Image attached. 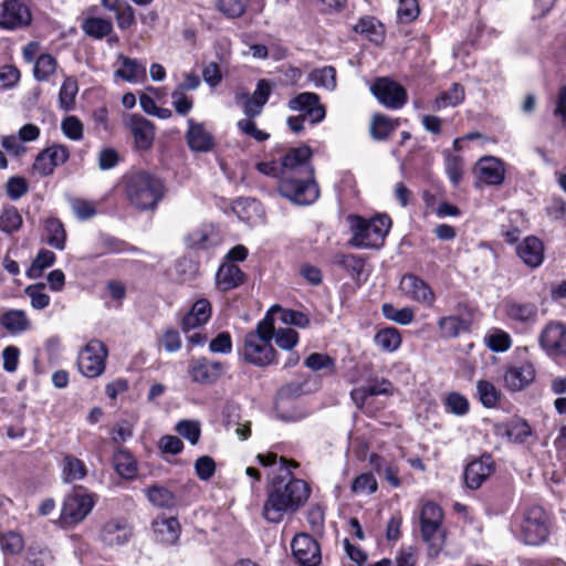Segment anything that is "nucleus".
Returning <instances> with one entry per match:
<instances>
[{
	"label": "nucleus",
	"mask_w": 566,
	"mask_h": 566,
	"mask_svg": "<svg viewBox=\"0 0 566 566\" xmlns=\"http://www.w3.org/2000/svg\"><path fill=\"white\" fill-rule=\"evenodd\" d=\"M296 467V462L280 458V468L285 470L286 475L274 481L268 491L262 515L269 523L282 522L286 514L294 513L304 505L310 496L311 490L305 481L291 478L284 483V479L291 475V468Z\"/></svg>",
	"instance_id": "obj_1"
},
{
	"label": "nucleus",
	"mask_w": 566,
	"mask_h": 566,
	"mask_svg": "<svg viewBox=\"0 0 566 566\" xmlns=\"http://www.w3.org/2000/svg\"><path fill=\"white\" fill-rule=\"evenodd\" d=\"M274 335V319L269 312L254 331L244 336L243 358L255 366L265 367L276 363V352L271 342Z\"/></svg>",
	"instance_id": "obj_2"
},
{
	"label": "nucleus",
	"mask_w": 566,
	"mask_h": 566,
	"mask_svg": "<svg viewBox=\"0 0 566 566\" xmlns=\"http://www.w3.org/2000/svg\"><path fill=\"white\" fill-rule=\"evenodd\" d=\"M126 198L136 209H155L164 196L161 180L147 171H135L125 176Z\"/></svg>",
	"instance_id": "obj_3"
},
{
	"label": "nucleus",
	"mask_w": 566,
	"mask_h": 566,
	"mask_svg": "<svg viewBox=\"0 0 566 566\" xmlns=\"http://www.w3.org/2000/svg\"><path fill=\"white\" fill-rule=\"evenodd\" d=\"M348 222L353 232L350 243L363 249H378L382 245L391 227V220L385 214L370 219L359 216H349Z\"/></svg>",
	"instance_id": "obj_4"
},
{
	"label": "nucleus",
	"mask_w": 566,
	"mask_h": 566,
	"mask_svg": "<svg viewBox=\"0 0 566 566\" xmlns=\"http://www.w3.org/2000/svg\"><path fill=\"white\" fill-rule=\"evenodd\" d=\"M280 195L297 206H310L319 197V188L314 179L302 176H284L279 182Z\"/></svg>",
	"instance_id": "obj_5"
},
{
	"label": "nucleus",
	"mask_w": 566,
	"mask_h": 566,
	"mask_svg": "<svg viewBox=\"0 0 566 566\" xmlns=\"http://www.w3.org/2000/svg\"><path fill=\"white\" fill-rule=\"evenodd\" d=\"M443 512L438 504L427 502L422 505L420 512L421 537L434 551V554H438L444 543V535L441 530Z\"/></svg>",
	"instance_id": "obj_6"
},
{
	"label": "nucleus",
	"mask_w": 566,
	"mask_h": 566,
	"mask_svg": "<svg viewBox=\"0 0 566 566\" xmlns=\"http://www.w3.org/2000/svg\"><path fill=\"white\" fill-rule=\"evenodd\" d=\"M108 352L105 344L98 339H91L78 353L77 367L87 378L99 377L106 367Z\"/></svg>",
	"instance_id": "obj_7"
},
{
	"label": "nucleus",
	"mask_w": 566,
	"mask_h": 566,
	"mask_svg": "<svg viewBox=\"0 0 566 566\" xmlns=\"http://www.w3.org/2000/svg\"><path fill=\"white\" fill-rule=\"evenodd\" d=\"M548 535V516L541 506L530 507L521 524V538L527 545H539Z\"/></svg>",
	"instance_id": "obj_8"
},
{
	"label": "nucleus",
	"mask_w": 566,
	"mask_h": 566,
	"mask_svg": "<svg viewBox=\"0 0 566 566\" xmlns=\"http://www.w3.org/2000/svg\"><path fill=\"white\" fill-rule=\"evenodd\" d=\"M24 62L33 64V76L38 82H46L53 76L59 67L56 59L50 53H41L40 44L31 41L22 48Z\"/></svg>",
	"instance_id": "obj_9"
},
{
	"label": "nucleus",
	"mask_w": 566,
	"mask_h": 566,
	"mask_svg": "<svg viewBox=\"0 0 566 566\" xmlns=\"http://www.w3.org/2000/svg\"><path fill=\"white\" fill-rule=\"evenodd\" d=\"M539 346L553 359L566 358V324L551 321L542 329Z\"/></svg>",
	"instance_id": "obj_10"
},
{
	"label": "nucleus",
	"mask_w": 566,
	"mask_h": 566,
	"mask_svg": "<svg viewBox=\"0 0 566 566\" xmlns=\"http://www.w3.org/2000/svg\"><path fill=\"white\" fill-rule=\"evenodd\" d=\"M505 318L514 328L526 331L538 321V307L532 302L506 300L503 303Z\"/></svg>",
	"instance_id": "obj_11"
},
{
	"label": "nucleus",
	"mask_w": 566,
	"mask_h": 566,
	"mask_svg": "<svg viewBox=\"0 0 566 566\" xmlns=\"http://www.w3.org/2000/svg\"><path fill=\"white\" fill-rule=\"evenodd\" d=\"M312 151L307 146L290 149L281 159V178L284 176L311 177L314 168L310 163Z\"/></svg>",
	"instance_id": "obj_12"
},
{
	"label": "nucleus",
	"mask_w": 566,
	"mask_h": 566,
	"mask_svg": "<svg viewBox=\"0 0 566 566\" xmlns=\"http://www.w3.org/2000/svg\"><path fill=\"white\" fill-rule=\"evenodd\" d=\"M94 501L92 495L85 493H73L65 497L61 522L65 525H75L82 522L92 511Z\"/></svg>",
	"instance_id": "obj_13"
},
{
	"label": "nucleus",
	"mask_w": 566,
	"mask_h": 566,
	"mask_svg": "<svg viewBox=\"0 0 566 566\" xmlns=\"http://www.w3.org/2000/svg\"><path fill=\"white\" fill-rule=\"evenodd\" d=\"M32 21L30 9L19 0H6L0 6V28L7 30L21 29Z\"/></svg>",
	"instance_id": "obj_14"
},
{
	"label": "nucleus",
	"mask_w": 566,
	"mask_h": 566,
	"mask_svg": "<svg viewBox=\"0 0 566 566\" xmlns=\"http://www.w3.org/2000/svg\"><path fill=\"white\" fill-rule=\"evenodd\" d=\"M401 293L409 300L431 307L436 302V294L428 283L415 274H405L400 282Z\"/></svg>",
	"instance_id": "obj_15"
},
{
	"label": "nucleus",
	"mask_w": 566,
	"mask_h": 566,
	"mask_svg": "<svg viewBox=\"0 0 566 566\" xmlns=\"http://www.w3.org/2000/svg\"><path fill=\"white\" fill-rule=\"evenodd\" d=\"M287 106L291 111L300 112L311 124L319 123L325 117L318 95L312 92L300 93L289 101Z\"/></svg>",
	"instance_id": "obj_16"
},
{
	"label": "nucleus",
	"mask_w": 566,
	"mask_h": 566,
	"mask_svg": "<svg viewBox=\"0 0 566 566\" xmlns=\"http://www.w3.org/2000/svg\"><path fill=\"white\" fill-rule=\"evenodd\" d=\"M371 92L382 105L392 109L402 107L407 99L405 88L398 83L385 77L374 83Z\"/></svg>",
	"instance_id": "obj_17"
},
{
	"label": "nucleus",
	"mask_w": 566,
	"mask_h": 566,
	"mask_svg": "<svg viewBox=\"0 0 566 566\" xmlns=\"http://www.w3.org/2000/svg\"><path fill=\"white\" fill-rule=\"evenodd\" d=\"M294 557L302 566H318L322 560L318 543L308 534H297L292 544Z\"/></svg>",
	"instance_id": "obj_18"
},
{
	"label": "nucleus",
	"mask_w": 566,
	"mask_h": 566,
	"mask_svg": "<svg viewBox=\"0 0 566 566\" xmlns=\"http://www.w3.org/2000/svg\"><path fill=\"white\" fill-rule=\"evenodd\" d=\"M70 158L69 148L64 145H53L42 150L35 158L33 170L40 176L53 174L55 167L63 165Z\"/></svg>",
	"instance_id": "obj_19"
},
{
	"label": "nucleus",
	"mask_w": 566,
	"mask_h": 566,
	"mask_svg": "<svg viewBox=\"0 0 566 566\" xmlns=\"http://www.w3.org/2000/svg\"><path fill=\"white\" fill-rule=\"evenodd\" d=\"M125 126L134 137L136 149L145 151L151 148L155 139V127L151 122L139 115H129L125 118Z\"/></svg>",
	"instance_id": "obj_20"
},
{
	"label": "nucleus",
	"mask_w": 566,
	"mask_h": 566,
	"mask_svg": "<svg viewBox=\"0 0 566 566\" xmlns=\"http://www.w3.org/2000/svg\"><path fill=\"white\" fill-rule=\"evenodd\" d=\"M495 463L491 455L483 454L467 464L464 469L465 485L470 490L479 489L494 472Z\"/></svg>",
	"instance_id": "obj_21"
},
{
	"label": "nucleus",
	"mask_w": 566,
	"mask_h": 566,
	"mask_svg": "<svg viewBox=\"0 0 566 566\" xmlns=\"http://www.w3.org/2000/svg\"><path fill=\"white\" fill-rule=\"evenodd\" d=\"M272 87L270 83L262 78L256 83L254 92L249 95L248 93L238 96V102L243 99L242 108L247 117H256L262 113L264 105L268 103L271 95Z\"/></svg>",
	"instance_id": "obj_22"
},
{
	"label": "nucleus",
	"mask_w": 566,
	"mask_h": 566,
	"mask_svg": "<svg viewBox=\"0 0 566 566\" xmlns=\"http://www.w3.org/2000/svg\"><path fill=\"white\" fill-rule=\"evenodd\" d=\"M226 369V364L201 357L193 361L189 374L193 381L208 385L216 382L224 374Z\"/></svg>",
	"instance_id": "obj_23"
},
{
	"label": "nucleus",
	"mask_w": 566,
	"mask_h": 566,
	"mask_svg": "<svg viewBox=\"0 0 566 566\" xmlns=\"http://www.w3.org/2000/svg\"><path fill=\"white\" fill-rule=\"evenodd\" d=\"M222 241L220 232L211 224H202L190 231L185 242L192 250H210L219 245Z\"/></svg>",
	"instance_id": "obj_24"
},
{
	"label": "nucleus",
	"mask_w": 566,
	"mask_h": 566,
	"mask_svg": "<svg viewBox=\"0 0 566 566\" xmlns=\"http://www.w3.org/2000/svg\"><path fill=\"white\" fill-rule=\"evenodd\" d=\"M516 253L525 265L536 269L544 261V244L537 237L530 235L516 247Z\"/></svg>",
	"instance_id": "obj_25"
},
{
	"label": "nucleus",
	"mask_w": 566,
	"mask_h": 566,
	"mask_svg": "<svg viewBox=\"0 0 566 566\" xmlns=\"http://www.w3.org/2000/svg\"><path fill=\"white\" fill-rule=\"evenodd\" d=\"M475 172L480 181L497 186L504 180V167L501 160L494 157H484L476 163Z\"/></svg>",
	"instance_id": "obj_26"
},
{
	"label": "nucleus",
	"mask_w": 566,
	"mask_h": 566,
	"mask_svg": "<svg viewBox=\"0 0 566 566\" xmlns=\"http://www.w3.org/2000/svg\"><path fill=\"white\" fill-rule=\"evenodd\" d=\"M392 389L394 387L389 380L376 378L369 380L365 386L354 389L350 396L355 405L361 408L369 398L378 395H391Z\"/></svg>",
	"instance_id": "obj_27"
},
{
	"label": "nucleus",
	"mask_w": 566,
	"mask_h": 566,
	"mask_svg": "<svg viewBox=\"0 0 566 566\" xmlns=\"http://www.w3.org/2000/svg\"><path fill=\"white\" fill-rule=\"evenodd\" d=\"M212 314L211 304L207 298L197 300L181 319V328L185 333L206 324Z\"/></svg>",
	"instance_id": "obj_28"
},
{
	"label": "nucleus",
	"mask_w": 566,
	"mask_h": 566,
	"mask_svg": "<svg viewBox=\"0 0 566 566\" xmlns=\"http://www.w3.org/2000/svg\"><path fill=\"white\" fill-rule=\"evenodd\" d=\"M535 378V368L525 363L510 367L504 374V384L511 391H520L528 386Z\"/></svg>",
	"instance_id": "obj_29"
},
{
	"label": "nucleus",
	"mask_w": 566,
	"mask_h": 566,
	"mask_svg": "<svg viewBox=\"0 0 566 566\" xmlns=\"http://www.w3.org/2000/svg\"><path fill=\"white\" fill-rule=\"evenodd\" d=\"M187 143L191 150L206 153L213 147V137L207 132L202 124L188 118Z\"/></svg>",
	"instance_id": "obj_30"
},
{
	"label": "nucleus",
	"mask_w": 566,
	"mask_h": 566,
	"mask_svg": "<svg viewBox=\"0 0 566 566\" xmlns=\"http://www.w3.org/2000/svg\"><path fill=\"white\" fill-rule=\"evenodd\" d=\"M132 535V528L123 520L107 522L101 533L102 541L108 546L123 545Z\"/></svg>",
	"instance_id": "obj_31"
},
{
	"label": "nucleus",
	"mask_w": 566,
	"mask_h": 566,
	"mask_svg": "<svg viewBox=\"0 0 566 566\" xmlns=\"http://www.w3.org/2000/svg\"><path fill=\"white\" fill-rule=\"evenodd\" d=\"M156 538L165 544H174L180 535V524L176 517L158 516L153 522Z\"/></svg>",
	"instance_id": "obj_32"
},
{
	"label": "nucleus",
	"mask_w": 566,
	"mask_h": 566,
	"mask_svg": "<svg viewBox=\"0 0 566 566\" xmlns=\"http://www.w3.org/2000/svg\"><path fill=\"white\" fill-rule=\"evenodd\" d=\"M243 272L233 263L220 265L216 275L217 286L221 291H229L239 286L243 282Z\"/></svg>",
	"instance_id": "obj_33"
},
{
	"label": "nucleus",
	"mask_w": 566,
	"mask_h": 566,
	"mask_svg": "<svg viewBox=\"0 0 566 566\" xmlns=\"http://www.w3.org/2000/svg\"><path fill=\"white\" fill-rule=\"evenodd\" d=\"M353 30L376 44H380L385 39V27L374 17L366 15L360 18L353 27Z\"/></svg>",
	"instance_id": "obj_34"
},
{
	"label": "nucleus",
	"mask_w": 566,
	"mask_h": 566,
	"mask_svg": "<svg viewBox=\"0 0 566 566\" xmlns=\"http://www.w3.org/2000/svg\"><path fill=\"white\" fill-rule=\"evenodd\" d=\"M248 7L261 12L264 2L263 0H218V9L229 18L241 17Z\"/></svg>",
	"instance_id": "obj_35"
},
{
	"label": "nucleus",
	"mask_w": 566,
	"mask_h": 566,
	"mask_svg": "<svg viewBox=\"0 0 566 566\" xmlns=\"http://www.w3.org/2000/svg\"><path fill=\"white\" fill-rule=\"evenodd\" d=\"M1 326L10 334H20L30 327V321L22 310H9L0 316Z\"/></svg>",
	"instance_id": "obj_36"
},
{
	"label": "nucleus",
	"mask_w": 566,
	"mask_h": 566,
	"mask_svg": "<svg viewBox=\"0 0 566 566\" xmlns=\"http://www.w3.org/2000/svg\"><path fill=\"white\" fill-rule=\"evenodd\" d=\"M122 62V67L116 70L114 75L120 77L126 82H137L146 74V67L139 64L135 59H129L123 54L118 55Z\"/></svg>",
	"instance_id": "obj_37"
},
{
	"label": "nucleus",
	"mask_w": 566,
	"mask_h": 566,
	"mask_svg": "<svg viewBox=\"0 0 566 566\" xmlns=\"http://www.w3.org/2000/svg\"><path fill=\"white\" fill-rule=\"evenodd\" d=\"M438 326L442 337L454 338L469 329V322L460 316L450 315L441 317Z\"/></svg>",
	"instance_id": "obj_38"
},
{
	"label": "nucleus",
	"mask_w": 566,
	"mask_h": 566,
	"mask_svg": "<svg viewBox=\"0 0 566 566\" xmlns=\"http://www.w3.org/2000/svg\"><path fill=\"white\" fill-rule=\"evenodd\" d=\"M145 493L148 501L157 507L170 509L177 503L175 494L161 485L149 486L145 490Z\"/></svg>",
	"instance_id": "obj_39"
},
{
	"label": "nucleus",
	"mask_w": 566,
	"mask_h": 566,
	"mask_svg": "<svg viewBox=\"0 0 566 566\" xmlns=\"http://www.w3.org/2000/svg\"><path fill=\"white\" fill-rule=\"evenodd\" d=\"M114 467L119 475L132 479L137 473V464L134 457L125 449L118 448L114 454Z\"/></svg>",
	"instance_id": "obj_40"
},
{
	"label": "nucleus",
	"mask_w": 566,
	"mask_h": 566,
	"mask_svg": "<svg viewBox=\"0 0 566 566\" xmlns=\"http://www.w3.org/2000/svg\"><path fill=\"white\" fill-rule=\"evenodd\" d=\"M86 474L87 469L82 460L73 455H65L63 458L62 476L64 482L71 483L73 481L82 480Z\"/></svg>",
	"instance_id": "obj_41"
},
{
	"label": "nucleus",
	"mask_w": 566,
	"mask_h": 566,
	"mask_svg": "<svg viewBox=\"0 0 566 566\" xmlns=\"http://www.w3.org/2000/svg\"><path fill=\"white\" fill-rule=\"evenodd\" d=\"M374 342L382 350L392 353L400 347L401 336L397 328L386 327L376 333Z\"/></svg>",
	"instance_id": "obj_42"
},
{
	"label": "nucleus",
	"mask_w": 566,
	"mask_h": 566,
	"mask_svg": "<svg viewBox=\"0 0 566 566\" xmlns=\"http://www.w3.org/2000/svg\"><path fill=\"white\" fill-rule=\"evenodd\" d=\"M398 127V120L384 115H375L370 124L371 137L376 140H384Z\"/></svg>",
	"instance_id": "obj_43"
},
{
	"label": "nucleus",
	"mask_w": 566,
	"mask_h": 566,
	"mask_svg": "<svg viewBox=\"0 0 566 566\" xmlns=\"http://www.w3.org/2000/svg\"><path fill=\"white\" fill-rule=\"evenodd\" d=\"M45 232L48 243L57 249L63 250L65 248V230L62 222L56 218H49L45 221Z\"/></svg>",
	"instance_id": "obj_44"
},
{
	"label": "nucleus",
	"mask_w": 566,
	"mask_h": 566,
	"mask_svg": "<svg viewBox=\"0 0 566 566\" xmlns=\"http://www.w3.org/2000/svg\"><path fill=\"white\" fill-rule=\"evenodd\" d=\"M232 211L241 221L250 222L259 214L260 203L251 198H239L233 201Z\"/></svg>",
	"instance_id": "obj_45"
},
{
	"label": "nucleus",
	"mask_w": 566,
	"mask_h": 566,
	"mask_svg": "<svg viewBox=\"0 0 566 566\" xmlns=\"http://www.w3.org/2000/svg\"><path fill=\"white\" fill-rule=\"evenodd\" d=\"M505 434L514 443H525L532 436V429L525 420L516 418L505 426Z\"/></svg>",
	"instance_id": "obj_46"
},
{
	"label": "nucleus",
	"mask_w": 566,
	"mask_h": 566,
	"mask_svg": "<svg viewBox=\"0 0 566 566\" xmlns=\"http://www.w3.org/2000/svg\"><path fill=\"white\" fill-rule=\"evenodd\" d=\"M55 262V254L50 251L42 249L32 261L30 268L27 270V276L29 279H39L43 271L50 268Z\"/></svg>",
	"instance_id": "obj_47"
},
{
	"label": "nucleus",
	"mask_w": 566,
	"mask_h": 566,
	"mask_svg": "<svg viewBox=\"0 0 566 566\" xmlns=\"http://www.w3.org/2000/svg\"><path fill=\"white\" fill-rule=\"evenodd\" d=\"M308 78L316 87H323L327 91H334L336 88V70L333 66L313 70Z\"/></svg>",
	"instance_id": "obj_48"
},
{
	"label": "nucleus",
	"mask_w": 566,
	"mask_h": 566,
	"mask_svg": "<svg viewBox=\"0 0 566 566\" xmlns=\"http://www.w3.org/2000/svg\"><path fill=\"white\" fill-rule=\"evenodd\" d=\"M464 99V88L459 83H453L452 86L443 92L436 98V108L441 109L446 107H454L461 104Z\"/></svg>",
	"instance_id": "obj_49"
},
{
	"label": "nucleus",
	"mask_w": 566,
	"mask_h": 566,
	"mask_svg": "<svg viewBox=\"0 0 566 566\" xmlns=\"http://www.w3.org/2000/svg\"><path fill=\"white\" fill-rule=\"evenodd\" d=\"M83 31L95 39H103L113 31V24L109 20L102 18H88L82 25Z\"/></svg>",
	"instance_id": "obj_50"
},
{
	"label": "nucleus",
	"mask_w": 566,
	"mask_h": 566,
	"mask_svg": "<svg viewBox=\"0 0 566 566\" xmlns=\"http://www.w3.org/2000/svg\"><path fill=\"white\" fill-rule=\"evenodd\" d=\"M77 92V81L74 77L66 76L59 93V103L62 109L70 111L73 107Z\"/></svg>",
	"instance_id": "obj_51"
},
{
	"label": "nucleus",
	"mask_w": 566,
	"mask_h": 566,
	"mask_svg": "<svg viewBox=\"0 0 566 566\" xmlns=\"http://www.w3.org/2000/svg\"><path fill=\"white\" fill-rule=\"evenodd\" d=\"M22 226V217L18 209L9 206L2 209L0 213V230L8 234L18 231Z\"/></svg>",
	"instance_id": "obj_52"
},
{
	"label": "nucleus",
	"mask_w": 566,
	"mask_h": 566,
	"mask_svg": "<svg viewBox=\"0 0 566 566\" xmlns=\"http://www.w3.org/2000/svg\"><path fill=\"white\" fill-rule=\"evenodd\" d=\"M381 312L387 319L400 325H409L415 318V312L412 308H397L390 303L382 304Z\"/></svg>",
	"instance_id": "obj_53"
},
{
	"label": "nucleus",
	"mask_w": 566,
	"mask_h": 566,
	"mask_svg": "<svg viewBox=\"0 0 566 566\" xmlns=\"http://www.w3.org/2000/svg\"><path fill=\"white\" fill-rule=\"evenodd\" d=\"M304 365L313 371L326 370L329 374L335 373L336 368L335 359L326 354L321 353L311 354L305 359Z\"/></svg>",
	"instance_id": "obj_54"
},
{
	"label": "nucleus",
	"mask_w": 566,
	"mask_h": 566,
	"mask_svg": "<svg viewBox=\"0 0 566 566\" xmlns=\"http://www.w3.org/2000/svg\"><path fill=\"white\" fill-rule=\"evenodd\" d=\"M273 339L281 349L290 352L298 343V333L291 327H274Z\"/></svg>",
	"instance_id": "obj_55"
},
{
	"label": "nucleus",
	"mask_w": 566,
	"mask_h": 566,
	"mask_svg": "<svg viewBox=\"0 0 566 566\" xmlns=\"http://www.w3.org/2000/svg\"><path fill=\"white\" fill-rule=\"evenodd\" d=\"M333 262L357 275L363 272L365 265L363 258L350 253H337L334 255Z\"/></svg>",
	"instance_id": "obj_56"
},
{
	"label": "nucleus",
	"mask_w": 566,
	"mask_h": 566,
	"mask_svg": "<svg viewBox=\"0 0 566 566\" xmlns=\"http://www.w3.org/2000/svg\"><path fill=\"white\" fill-rule=\"evenodd\" d=\"M476 390L481 403L486 408L496 406L500 399V392L493 384L486 380H479L476 384Z\"/></svg>",
	"instance_id": "obj_57"
},
{
	"label": "nucleus",
	"mask_w": 566,
	"mask_h": 566,
	"mask_svg": "<svg viewBox=\"0 0 566 566\" xmlns=\"http://www.w3.org/2000/svg\"><path fill=\"white\" fill-rule=\"evenodd\" d=\"M446 410L455 416H464L469 411L470 402L463 395L453 391L444 399Z\"/></svg>",
	"instance_id": "obj_58"
},
{
	"label": "nucleus",
	"mask_w": 566,
	"mask_h": 566,
	"mask_svg": "<svg viewBox=\"0 0 566 566\" xmlns=\"http://www.w3.org/2000/svg\"><path fill=\"white\" fill-rule=\"evenodd\" d=\"M485 342L488 347L495 353L506 352L512 345L510 334L502 329H493L486 336Z\"/></svg>",
	"instance_id": "obj_59"
},
{
	"label": "nucleus",
	"mask_w": 566,
	"mask_h": 566,
	"mask_svg": "<svg viewBox=\"0 0 566 566\" xmlns=\"http://www.w3.org/2000/svg\"><path fill=\"white\" fill-rule=\"evenodd\" d=\"M0 547L4 554L18 555L24 547V541L20 534L8 532L0 536Z\"/></svg>",
	"instance_id": "obj_60"
},
{
	"label": "nucleus",
	"mask_w": 566,
	"mask_h": 566,
	"mask_svg": "<svg viewBox=\"0 0 566 566\" xmlns=\"http://www.w3.org/2000/svg\"><path fill=\"white\" fill-rule=\"evenodd\" d=\"M175 430L178 434L187 439L192 446L197 444L200 438V424L195 420H180L177 422Z\"/></svg>",
	"instance_id": "obj_61"
},
{
	"label": "nucleus",
	"mask_w": 566,
	"mask_h": 566,
	"mask_svg": "<svg viewBox=\"0 0 566 566\" xmlns=\"http://www.w3.org/2000/svg\"><path fill=\"white\" fill-rule=\"evenodd\" d=\"M63 134L71 140L78 142L83 138L84 126L82 122L74 115L66 116L61 122Z\"/></svg>",
	"instance_id": "obj_62"
},
{
	"label": "nucleus",
	"mask_w": 566,
	"mask_h": 566,
	"mask_svg": "<svg viewBox=\"0 0 566 566\" xmlns=\"http://www.w3.org/2000/svg\"><path fill=\"white\" fill-rule=\"evenodd\" d=\"M446 171L454 186H458L463 176V160L460 156L448 154L444 160Z\"/></svg>",
	"instance_id": "obj_63"
},
{
	"label": "nucleus",
	"mask_w": 566,
	"mask_h": 566,
	"mask_svg": "<svg viewBox=\"0 0 566 566\" xmlns=\"http://www.w3.org/2000/svg\"><path fill=\"white\" fill-rule=\"evenodd\" d=\"M44 285H29L25 289V294L31 298V305L35 310H43L50 304L49 294L43 292Z\"/></svg>",
	"instance_id": "obj_64"
}]
</instances>
